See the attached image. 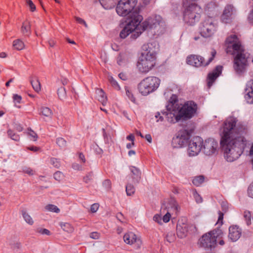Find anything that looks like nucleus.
<instances>
[{"mask_svg":"<svg viewBox=\"0 0 253 253\" xmlns=\"http://www.w3.org/2000/svg\"><path fill=\"white\" fill-rule=\"evenodd\" d=\"M220 131L224 157L227 161L233 162L240 157L246 145L243 135L247 132V125L237 118L230 117L224 121Z\"/></svg>","mask_w":253,"mask_h":253,"instance_id":"obj_1","label":"nucleus"},{"mask_svg":"<svg viewBox=\"0 0 253 253\" xmlns=\"http://www.w3.org/2000/svg\"><path fill=\"white\" fill-rule=\"evenodd\" d=\"M227 53L231 55L236 54L234 61V69L238 74L244 72L248 66L249 55L245 53L240 41L235 35L229 36L225 42Z\"/></svg>","mask_w":253,"mask_h":253,"instance_id":"obj_2","label":"nucleus"},{"mask_svg":"<svg viewBox=\"0 0 253 253\" xmlns=\"http://www.w3.org/2000/svg\"><path fill=\"white\" fill-rule=\"evenodd\" d=\"M142 50L137 62L136 67L140 73L146 74L155 66L157 57L155 52L152 50L148 44H144Z\"/></svg>","mask_w":253,"mask_h":253,"instance_id":"obj_3","label":"nucleus"},{"mask_svg":"<svg viewBox=\"0 0 253 253\" xmlns=\"http://www.w3.org/2000/svg\"><path fill=\"white\" fill-rule=\"evenodd\" d=\"M196 0H183L185 10L183 20L188 25H193L199 21L202 13L201 8L193 2Z\"/></svg>","mask_w":253,"mask_h":253,"instance_id":"obj_4","label":"nucleus"},{"mask_svg":"<svg viewBox=\"0 0 253 253\" xmlns=\"http://www.w3.org/2000/svg\"><path fill=\"white\" fill-rule=\"evenodd\" d=\"M142 20L143 17L139 14L135 15L131 18L127 19L126 26L120 32V37L125 39L131 33V38L133 39H136L141 34L139 30V24Z\"/></svg>","mask_w":253,"mask_h":253,"instance_id":"obj_5","label":"nucleus"},{"mask_svg":"<svg viewBox=\"0 0 253 253\" xmlns=\"http://www.w3.org/2000/svg\"><path fill=\"white\" fill-rule=\"evenodd\" d=\"M137 0H120L116 6V12L122 16L128 15V19L139 14L136 8Z\"/></svg>","mask_w":253,"mask_h":253,"instance_id":"obj_6","label":"nucleus"},{"mask_svg":"<svg viewBox=\"0 0 253 253\" xmlns=\"http://www.w3.org/2000/svg\"><path fill=\"white\" fill-rule=\"evenodd\" d=\"M223 232L220 229L211 231L205 234L199 239V243L201 247L211 248L216 245V240L222 238Z\"/></svg>","mask_w":253,"mask_h":253,"instance_id":"obj_7","label":"nucleus"},{"mask_svg":"<svg viewBox=\"0 0 253 253\" xmlns=\"http://www.w3.org/2000/svg\"><path fill=\"white\" fill-rule=\"evenodd\" d=\"M160 80L155 77H148L144 79L138 85L139 92L146 95L156 90L159 86Z\"/></svg>","mask_w":253,"mask_h":253,"instance_id":"obj_8","label":"nucleus"},{"mask_svg":"<svg viewBox=\"0 0 253 253\" xmlns=\"http://www.w3.org/2000/svg\"><path fill=\"white\" fill-rule=\"evenodd\" d=\"M216 28L217 26L213 17L208 16L200 25V33L203 37L209 38L214 34Z\"/></svg>","mask_w":253,"mask_h":253,"instance_id":"obj_9","label":"nucleus"},{"mask_svg":"<svg viewBox=\"0 0 253 253\" xmlns=\"http://www.w3.org/2000/svg\"><path fill=\"white\" fill-rule=\"evenodd\" d=\"M197 105L193 101L185 102L181 107H177L178 113L182 121H186L191 119L196 114Z\"/></svg>","mask_w":253,"mask_h":253,"instance_id":"obj_10","label":"nucleus"},{"mask_svg":"<svg viewBox=\"0 0 253 253\" xmlns=\"http://www.w3.org/2000/svg\"><path fill=\"white\" fill-rule=\"evenodd\" d=\"M179 208L178 204L175 199H170L167 203L166 208L161 211V213L164 214L162 218L163 222H168L170 220L171 215L177 213Z\"/></svg>","mask_w":253,"mask_h":253,"instance_id":"obj_11","label":"nucleus"},{"mask_svg":"<svg viewBox=\"0 0 253 253\" xmlns=\"http://www.w3.org/2000/svg\"><path fill=\"white\" fill-rule=\"evenodd\" d=\"M177 101L176 96H172L170 98L171 107H168V109L169 110L166 114L167 119L169 122L170 123H175L180 121H182L181 118L178 113L177 105H175V103Z\"/></svg>","mask_w":253,"mask_h":253,"instance_id":"obj_12","label":"nucleus"},{"mask_svg":"<svg viewBox=\"0 0 253 253\" xmlns=\"http://www.w3.org/2000/svg\"><path fill=\"white\" fill-rule=\"evenodd\" d=\"M197 231V228L194 225L188 224L185 219L178 220L176 226V233L180 238L185 237L188 232L194 233Z\"/></svg>","mask_w":253,"mask_h":253,"instance_id":"obj_13","label":"nucleus"},{"mask_svg":"<svg viewBox=\"0 0 253 253\" xmlns=\"http://www.w3.org/2000/svg\"><path fill=\"white\" fill-rule=\"evenodd\" d=\"M216 53V51L214 49H212L211 51V57L206 63L204 62V59L202 56L196 55H190L188 56L186 62L187 64L197 67L201 66H207L213 59Z\"/></svg>","mask_w":253,"mask_h":253,"instance_id":"obj_14","label":"nucleus"},{"mask_svg":"<svg viewBox=\"0 0 253 253\" xmlns=\"http://www.w3.org/2000/svg\"><path fill=\"white\" fill-rule=\"evenodd\" d=\"M163 23L164 22L162 17L159 15H155L148 18L142 23L141 22L139 24V30L142 33L148 28L155 27L157 25H162Z\"/></svg>","mask_w":253,"mask_h":253,"instance_id":"obj_15","label":"nucleus"},{"mask_svg":"<svg viewBox=\"0 0 253 253\" xmlns=\"http://www.w3.org/2000/svg\"><path fill=\"white\" fill-rule=\"evenodd\" d=\"M203 144L200 137H195L190 140L188 145V152L189 156H194L200 152Z\"/></svg>","mask_w":253,"mask_h":253,"instance_id":"obj_16","label":"nucleus"},{"mask_svg":"<svg viewBox=\"0 0 253 253\" xmlns=\"http://www.w3.org/2000/svg\"><path fill=\"white\" fill-rule=\"evenodd\" d=\"M191 133V130H180L178 132V136L173 139L172 143L173 144H178L177 146L175 145L174 147H181L186 144Z\"/></svg>","mask_w":253,"mask_h":253,"instance_id":"obj_17","label":"nucleus"},{"mask_svg":"<svg viewBox=\"0 0 253 253\" xmlns=\"http://www.w3.org/2000/svg\"><path fill=\"white\" fill-rule=\"evenodd\" d=\"M237 10L232 4H227L220 16L221 20L225 23L229 22L235 16Z\"/></svg>","mask_w":253,"mask_h":253,"instance_id":"obj_18","label":"nucleus"},{"mask_svg":"<svg viewBox=\"0 0 253 253\" xmlns=\"http://www.w3.org/2000/svg\"><path fill=\"white\" fill-rule=\"evenodd\" d=\"M218 147L217 142L213 139L209 138L205 140L203 145L204 153L207 155H212L215 153Z\"/></svg>","mask_w":253,"mask_h":253,"instance_id":"obj_19","label":"nucleus"},{"mask_svg":"<svg viewBox=\"0 0 253 253\" xmlns=\"http://www.w3.org/2000/svg\"><path fill=\"white\" fill-rule=\"evenodd\" d=\"M241 235V230L238 226L233 225L229 227L228 237L232 241L238 240Z\"/></svg>","mask_w":253,"mask_h":253,"instance_id":"obj_20","label":"nucleus"},{"mask_svg":"<svg viewBox=\"0 0 253 253\" xmlns=\"http://www.w3.org/2000/svg\"><path fill=\"white\" fill-rule=\"evenodd\" d=\"M222 69V66H218L211 73L209 74L208 85L209 87L212 85V83L216 78L221 74Z\"/></svg>","mask_w":253,"mask_h":253,"instance_id":"obj_21","label":"nucleus"},{"mask_svg":"<svg viewBox=\"0 0 253 253\" xmlns=\"http://www.w3.org/2000/svg\"><path fill=\"white\" fill-rule=\"evenodd\" d=\"M124 242L129 245H132L135 242H138V244H141L139 239L137 238L136 236L132 232H128L124 236Z\"/></svg>","mask_w":253,"mask_h":253,"instance_id":"obj_22","label":"nucleus"},{"mask_svg":"<svg viewBox=\"0 0 253 253\" xmlns=\"http://www.w3.org/2000/svg\"><path fill=\"white\" fill-rule=\"evenodd\" d=\"M31 25L30 22L27 20L24 21L22 23L21 32L25 36H29L31 34Z\"/></svg>","mask_w":253,"mask_h":253,"instance_id":"obj_23","label":"nucleus"},{"mask_svg":"<svg viewBox=\"0 0 253 253\" xmlns=\"http://www.w3.org/2000/svg\"><path fill=\"white\" fill-rule=\"evenodd\" d=\"M117 0H100V2L105 9H111L113 8Z\"/></svg>","mask_w":253,"mask_h":253,"instance_id":"obj_24","label":"nucleus"},{"mask_svg":"<svg viewBox=\"0 0 253 253\" xmlns=\"http://www.w3.org/2000/svg\"><path fill=\"white\" fill-rule=\"evenodd\" d=\"M39 114L47 118H51L53 115L52 111L46 107H42L40 109Z\"/></svg>","mask_w":253,"mask_h":253,"instance_id":"obj_25","label":"nucleus"},{"mask_svg":"<svg viewBox=\"0 0 253 253\" xmlns=\"http://www.w3.org/2000/svg\"><path fill=\"white\" fill-rule=\"evenodd\" d=\"M13 48L17 50H21L25 48L24 42L20 39H16L13 41L12 42Z\"/></svg>","mask_w":253,"mask_h":253,"instance_id":"obj_26","label":"nucleus"},{"mask_svg":"<svg viewBox=\"0 0 253 253\" xmlns=\"http://www.w3.org/2000/svg\"><path fill=\"white\" fill-rule=\"evenodd\" d=\"M248 92L245 96L248 103H253V81L252 82L251 86L248 89Z\"/></svg>","mask_w":253,"mask_h":253,"instance_id":"obj_27","label":"nucleus"},{"mask_svg":"<svg viewBox=\"0 0 253 253\" xmlns=\"http://www.w3.org/2000/svg\"><path fill=\"white\" fill-rule=\"evenodd\" d=\"M97 94H98V100L102 104V105H104L106 103L107 100L105 92L102 89H98Z\"/></svg>","mask_w":253,"mask_h":253,"instance_id":"obj_28","label":"nucleus"},{"mask_svg":"<svg viewBox=\"0 0 253 253\" xmlns=\"http://www.w3.org/2000/svg\"><path fill=\"white\" fill-rule=\"evenodd\" d=\"M60 226L64 231L68 233H72L74 230L73 226L69 223L62 222Z\"/></svg>","mask_w":253,"mask_h":253,"instance_id":"obj_29","label":"nucleus"},{"mask_svg":"<svg viewBox=\"0 0 253 253\" xmlns=\"http://www.w3.org/2000/svg\"><path fill=\"white\" fill-rule=\"evenodd\" d=\"M22 216L25 221L29 225H32L34 223V220L31 216L27 213L25 211H22Z\"/></svg>","mask_w":253,"mask_h":253,"instance_id":"obj_30","label":"nucleus"},{"mask_svg":"<svg viewBox=\"0 0 253 253\" xmlns=\"http://www.w3.org/2000/svg\"><path fill=\"white\" fill-rule=\"evenodd\" d=\"M31 83L35 91L39 92L41 89V84L39 81L37 79H33L31 81Z\"/></svg>","mask_w":253,"mask_h":253,"instance_id":"obj_31","label":"nucleus"},{"mask_svg":"<svg viewBox=\"0 0 253 253\" xmlns=\"http://www.w3.org/2000/svg\"><path fill=\"white\" fill-rule=\"evenodd\" d=\"M130 169L134 176L133 178L135 179L136 182H138L140 178L141 172L140 170L137 168L133 167H131Z\"/></svg>","mask_w":253,"mask_h":253,"instance_id":"obj_32","label":"nucleus"},{"mask_svg":"<svg viewBox=\"0 0 253 253\" xmlns=\"http://www.w3.org/2000/svg\"><path fill=\"white\" fill-rule=\"evenodd\" d=\"M205 180V177L203 175L196 176L193 179V183L196 186L200 185Z\"/></svg>","mask_w":253,"mask_h":253,"instance_id":"obj_33","label":"nucleus"},{"mask_svg":"<svg viewBox=\"0 0 253 253\" xmlns=\"http://www.w3.org/2000/svg\"><path fill=\"white\" fill-rule=\"evenodd\" d=\"M128 61L129 57L128 55L125 53L120 54L118 59V62L120 65H121L123 62H127Z\"/></svg>","mask_w":253,"mask_h":253,"instance_id":"obj_34","label":"nucleus"},{"mask_svg":"<svg viewBox=\"0 0 253 253\" xmlns=\"http://www.w3.org/2000/svg\"><path fill=\"white\" fill-rule=\"evenodd\" d=\"M45 209L46 211H49L55 212L58 213L59 212L60 210L55 205H48L45 207Z\"/></svg>","mask_w":253,"mask_h":253,"instance_id":"obj_35","label":"nucleus"},{"mask_svg":"<svg viewBox=\"0 0 253 253\" xmlns=\"http://www.w3.org/2000/svg\"><path fill=\"white\" fill-rule=\"evenodd\" d=\"M166 239L169 243H172L175 240L176 237L173 232H170L167 234Z\"/></svg>","mask_w":253,"mask_h":253,"instance_id":"obj_36","label":"nucleus"},{"mask_svg":"<svg viewBox=\"0 0 253 253\" xmlns=\"http://www.w3.org/2000/svg\"><path fill=\"white\" fill-rule=\"evenodd\" d=\"M109 81L111 84V85L116 90H120V86L118 84V83L115 81L114 78L112 77H109Z\"/></svg>","mask_w":253,"mask_h":253,"instance_id":"obj_37","label":"nucleus"},{"mask_svg":"<svg viewBox=\"0 0 253 253\" xmlns=\"http://www.w3.org/2000/svg\"><path fill=\"white\" fill-rule=\"evenodd\" d=\"M13 100L14 102L15 105L18 108H20V106L17 105V104H20L21 102L22 97L17 94H14L13 95Z\"/></svg>","mask_w":253,"mask_h":253,"instance_id":"obj_38","label":"nucleus"},{"mask_svg":"<svg viewBox=\"0 0 253 253\" xmlns=\"http://www.w3.org/2000/svg\"><path fill=\"white\" fill-rule=\"evenodd\" d=\"M244 217L246 221L247 224L250 225L251 224L252 216L251 213L249 211H245L244 213Z\"/></svg>","mask_w":253,"mask_h":253,"instance_id":"obj_39","label":"nucleus"},{"mask_svg":"<svg viewBox=\"0 0 253 253\" xmlns=\"http://www.w3.org/2000/svg\"><path fill=\"white\" fill-rule=\"evenodd\" d=\"M135 189L133 185L128 184L126 186V192L128 196H131L134 193Z\"/></svg>","mask_w":253,"mask_h":253,"instance_id":"obj_40","label":"nucleus"},{"mask_svg":"<svg viewBox=\"0 0 253 253\" xmlns=\"http://www.w3.org/2000/svg\"><path fill=\"white\" fill-rule=\"evenodd\" d=\"M57 94L58 97L60 98H64L66 96V90L64 87H61L58 89Z\"/></svg>","mask_w":253,"mask_h":253,"instance_id":"obj_41","label":"nucleus"},{"mask_svg":"<svg viewBox=\"0 0 253 253\" xmlns=\"http://www.w3.org/2000/svg\"><path fill=\"white\" fill-rule=\"evenodd\" d=\"M9 136L13 140L18 141L20 139L19 136L15 133L12 130H9L7 132Z\"/></svg>","mask_w":253,"mask_h":253,"instance_id":"obj_42","label":"nucleus"},{"mask_svg":"<svg viewBox=\"0 0 253 253\" xmlns=\"http://www.w3.org/2000/svg\"><path fill=\"white\" fill-rule=\"evenodd\" d=\"M28 135L29 136L31 140L33 141H36L38 136L37 133L31 129H28Z\"/></svg>","mask_w":253,"mask_h":253,"instance_id":"obj_43","label":"nucleus"},{"mask_svg":"<svg viewBox=\"0 0 253 253\" xmlns=\"http://www.w3.org/2000/svg\"><path fill=\"white\" fill-rule=\"evenodd\" d=\"M93 179V174L91 172L87 173L85 176L84 177V181L88 184Z\"/></svg>","mask_w":253,"mask_h":253,"instance_id":"obj_44","label":"nucleus"},{"mask_svg":"<svg viewBox=\"0 0 253 253\" xmlns=\"http://www.w3.org/2000/svg\"><path fill=\"white\" fill-rule=\"evenodd\" d=\"M26 3L29 6L31 12H34L36 9V5L31 0H26Z\"/></svg>","mask_w":253,"mask_h":253,"instance_id":"obj_45","label":"nucleus"},{"mask_svg":"<svg viewBox=\"0 0 253 253\" xmlns=\"http://www.w3.org/2000/svg\"><path fill=\"white\" fill-rule=\"evenodd\" d=\"M54 177L56 180L60 181L64 178L63 174L60 171H56L54 174Z\"/></svg>","mask_w":253,"mask_h":253,"instance_id":"obj_46","label":"nucleus"},{"mask_svg":"<svg viewBox=\"0 0 253 253\" xmlns=\"http://www.w3.org/2000/svg\"><path fill=\"white\" fill-rule=\"evenodd\" d=\"M37 232L42 235H49L50 234V231L44 228H39L37 229Z\"/></svg>","mask_w":253,"mask_h":253,"instance_id":"obj_47","label":"nucleus"},{"mask_svg":"<svg viewBox=\"0 0 253 253\" xmlns=\"http://www.w3.org/2000/svg\"><path fill=\"white\" fill-rule=\"evenodd\" d=\"M153 220L160 225H162L163 224V219L159 214L155 215L153 217Z\"/></svg>","mask_w":253,"mask_h":253,"instance_id":"obj_48","label":"nucleus"},{"mask_svg":"<svg viewBox=\"0 0 253 253\" xmlns=\"http://www.w3.org/2000/svg\"><path fill=\"white\" fill-rule=\"evenodd\" d=\"M193 196L197 203H200L202 202V198L200 196V195L197 193L196 191H194L193 192Z\"/></svg>","mask_w":253,"mask_h":253,"instance_id":"obj_49","label":"nucleus"},{"mask_svg":"<svg viewBox=\"0 0 253 253\" xmlns=\"http://www.w3.org/2000/svg\"><path fill=\"white\" fill-rule=\"evenodd\" d=\"M218 214V219L216 224L221 225L223 224V213L221 211H219Z\"/></svg>","mask_w":253,"mask_h":253,"instance_id":"obj_50","label":"nucleus"},{"mask_svg":"<svg viewBox=\"0 0 253 253\" xmlns=\"http://www.w3.org/2000/svg\"><path fill=\"white\" fill-rule=\"evenodd\" d=\"M99 204L96 203L92 205L90 208L91 212L92 213L96 212L99 208Z\"/></svg>","mask_w":253,"mask_h":253,"instance_id":"obj_51","label":"nucleus"},{"mask_svg":"<svg viewBox=\"0 0 253 253\" xmlns=\"http://www.w3.org/2000/svg\"><path fill=\"white\" fill-rule=\"evenodd\" d=\"M103 185L107 189L109 190L111 187V182L109 179H106L103 182Z\"/></svg>","mask_w":253,"mask_h":253,"instance_id":"obj_52","label":"nucleus"},{"mask_svg":"<svg viewBox=\"0 0 253 253\" xmlns=\"http://www.w3.org/2000/svg\"><path fill=\"white\" fill-rule=\"evenodd\" d=\"M75 19L78 23L83 24L85 27H87V24L84 20L78 17H75Z\"/></svg>","mask_w":253,"mask_h":253,"instance_id":"obj_53","label":"nucleus"},{"mask_svg":"<svg viewBox=\"0 0 253 253\" xmlns=\"http://www.w3.org/2000/svg\"><path fill=\"white\" fill-rule=\"evenodd\" d=\"M126 94L128 97V98L132 101H134L135 99L132 94L131 92L127 88H126Z\"/></svg>","mask_w":253,"mask_h":253,"instance_id":"obj_54","label":"nucleus"},{"mask_svg":"<svg viewBox=\"0 0 253 253\" xmlns=\"http://www.w3.org/2000/svg\"><path fill=\"white\" fill-rule=\"evenodd\" d=\"M248 193L249 196L253 198V182L250 185Z\"/></svg>","mask_w":253,"mask_h":253,"instance_id":"obj_55","label":"nucleus"},{"mask_svg":"<svg viewBox=\"0 0 253 253\" xmlns=\"http://www.w3.org/2000/svg\"><path fill=\"white\" fill-rule=\"evenodd\" d=\"M23 170L25 173L29 175H33L35 173L34 171L30 168H26Z\"/></svg>","mask_w":253,"mask_h":253,"instance_id":"obj_56","label":"nucleus"},{"mask_svg":"<svg viewBox=\"0 0 253 253\" xmlns=\"http://www.w3.org/2000/svg\"><path fill=\"white\" fill-rule=\"evenodd\" d=\"M57 143L59 146H64L66 142L64 139H63L62 138H59L57 140Z\"/></svg>","mask_w":253,"mask_h":253,"instance_id":"obj_57","label":"nucleus"},{"mask_svg":"<svg viewBox=\"0 0 253 253\" xmlns=\"http://www.w3.org/2000/svg\"><path fill=\"white\" fill-rule=\"evenodd\" d=\"M90 237L93 239H97L99 237V234L97 232H92L90 234Z\"/></svg>","mask_w":253,"mask_h":253,"instance_id":"obj_58","label":"nucleus"},{"mask_svg":"<svg viewBox=\"0 0 253 253\" xmlns=\"http://www.w3.org/2000/svg\"><path fill=\"white\" fill-rule=\"evenodd\" d=\"M119 77L121 79L124 81L127 80V79L126 75L123 73H121L120 74H119Z\"/></svg>","mask_w":253,"mask_h":253,"instance_id":"obj_59","label":"nucleus"},{"mask_svg":"<svg viewBox=\"0 0 253 253\" xmlns=\"http://www.w3.org/2000/svg\"><path fill=\"white\" fill-rule=\"evenodd\" d=\"M51 161L52 163V164L54 166V167H56V168H58L59 166V164L58 163V162L57 161V160L56 159H52L51 160Z\"/></svg>","mask_w":253,"mask_h":253,"instance_id":"obj_60","label":"nucleus"},{"mask_svg":"<svg viewBox=\"0 0 253 253\" xmlns=\"http://www.w3.org/2000/svg\"><path fill=\"white\" fill-rule=\"evenodd\" d=\"M48 43L50 47H54L56 44V42L53 39H50L48 41Z\"/></svg>","mask_w":253,"mask_h":253,"instance_id":"obj_61","label":"nucleus"},{"mask_svg":"<svg viewBox=\"0 0 253 253\" xmlns=\"http://www.w3.org/2000/svg\"><path fill=\"white\" fill-rule=\"evenodd\" d=\"M126 139L129 141H131V142H134V136L133 134H131L126 137Z\"/></svg>","mask_w":253,"mask_h":253,"instance_id":"obj_62","label":"nucleus"},{"mask_svg":"<svg viewBox=\"0 0 253 253\" xmlns=\"http://www.w3.org/2000/svg\"><path fill=\"white\" fill-rule=\"evenodd\" d=\"M28 149L31 151H35V152L38 151L39 150V148L36 146L30 147L28 148Z\"/></svg>","mask_w":253,"mask_h":253,"instance_id":"obj_63","label":"nucleus"},{"mask_svg":"<svg viewBox=\"0 0 253 253\" xmlns=\"http://www.w3.org/2000/svg\"><path fill=\"white\" fill-rule=\"evenodd\" d=\"M155 118L156 119L157 118H159V120H157V122H158L159 120H160L161 121H162L163 120V118L162 116H160V114L159 113H157L156 115H155Z\"/></svg>","mask_w":253,"mask_h":253,"instance_id":"obj_64","label":"nucleus"}]
</instances>
